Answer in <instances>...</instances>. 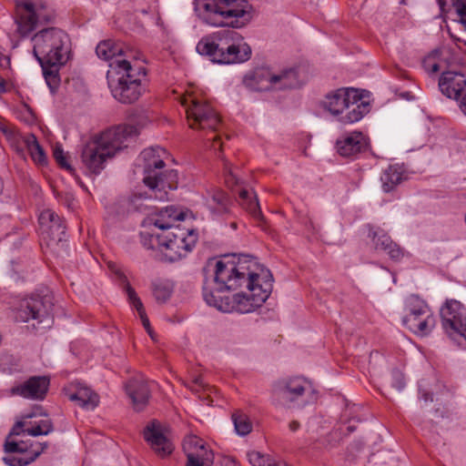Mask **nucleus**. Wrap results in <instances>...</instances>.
Masks as SVG:
<instances>
[{"label":"nucleus","mask_w":466,"mask_h":466,"mask_svg":"<svg viewBox=\"0 0 466 466\" xmlns=\"http://www.w3.org/2000/svg\"><path fill=\"white\" fill-rule=\"evenodd\" d=\"M214 288L205 285L203 296L206 302L221 311H228L218 293L237 289L246 285L247 290L234 295L232 309L239 313H249L261 307L273 288L271 272L255 258L243 255L236 260H218L214 271Z\"/></svg>","instance_id":"f257e3e1"},{"label":"nucleus","mask_w":466,"mask_h":466,"mask_svg":"<svg viewBox=\"0 0 466 466\" xmlns=\"http://www.w3.org/2000/svg\"><path fill=\"white\" fill-rule=\"evenodd\" d=\"M96 53L109 63L106 78L112 96L124 104L137 101L142 94L141 82L146 76L145 67L138 63V52L105 40L96 46Z\"/></svg>","instance_id":"f03ea898"},{"label":"nucleus","mask_w":466,"mask_h":466,"mask_svg":"<svg viewBox=\"0 0 466 466\" xmlns=\"http://www.w3.org/2000/svg\"><path fill=\"white\" fill-rule=\"evenodd\" d=\"M138 135L135 126L124 125L109 128L88 140L81 152V161L88 173L98 175L108 158L127 147L129 140Z\"/></svg>","instance_id":"7ed1b4c3"},{"label":"nucleus","mask_w":466,"mask_h":466,"mask_svg":"<svg viewBox=\"0 0 466 466\" xmlns=\"http://www.w3.org/2000/svg\"><path fill=\"white\" fill-rule=\"evenodd\" d=\"M251 10L247 0H203L199 15L213 26L241 28L250 22Z\"/></svg>","instance_id":"20e7f679"},{"label":"nucleus","mask_w":466,"mask_h":466,"mask_svg":"<svg viewBox=\"0 0 466 466\" xmlns=\"http://www.w3.org/2000/svg\"><path fill=\"white\" fill-rule=\"evenodd\" d=\"M166 156L167 151L160 147L146 148L140 155L144 161L143 182L152 191L149 198L159 200H165L167 198V190L176 189L177 186L176 170L160 171L165 167Z\"/></svg>","instance_id":"39448f33"},{"label":"nucleus","mask_w":466,"mask_h":466,"mask_svg":"<svg viewBox=\"0 0 466 466\" xmlns=\"http://www.w3.org/2000/svg\"><path fill=\"white\" fill-rule=\"evenodd\" d=\"M218 43L202 39L197 45L200 55L211 57L212 61L219 64L242 63L249 59L251 49L242 37L234 31L218 33Z\"/></svg>","instance_id":"423d86ee"},{"label":"nucleus","mask_w":466,"mask_h":466,"mask_svg":"<svg viewBox=\"0 0 466 466\" xmlns=\"http://www.w3.org/2000/svg\"><path fill=\"white\" fill-rule=\"evenodd\" d=\"M321 105L331 115L339 116L343 124L360 121L370 109V103L362 100L359 90L352 87H341L329 92Z\"/></svg>","instance_id":"0eeeda50"},{"label":"nucleus","mask_w":466,"mask_h":466,"mask_svg":"<svg viewBox=\"0 0 466 466\" xmlns=\"http://www.w3.org/2000/svg\"><path fill=\"white\" fill-rule=\"evenodd\" d=\"M32 41L34 55L42 66L54 67L66 63L68 37L64 31L46 28L35 34Z\"/></svg>","instance_id":"6e6552de"},{"label":"nucleus","mask_w":466,"mask_h":466,"mask_svg":"<svg viewBox=\"0 0 466 466\" xmlns=\"http://www.w3.org/2000/svg\"><path fill=\"white\" fill-rule=\"evenodd\" d=\"M157 242L163 247L167 260L173 262L185 257L195 247L198 234L195 229L176 227L166 234H157Z\"/></svg>","instance_id":"1a4fd4ad"},{"label":"nucleus","mask_w":466,"mask_h":466,"mask_svg":"<svg viewBox=\"0 0 466 466\" xmlns=\"http://www.w3.org/2000/svg\"><path fill=\"white\" fill-rule=\"evenodd\" d=\"M47 20L46 5L41 1L15 0V32L20 36H28L40 24Z\"/></svg>","instance_id":"9d476101"},{"label":"nucleus","mask_w":466,"mask_h":466,"mask_svg":"<svg viewBox=\"0 0 466 466\" xmlns=\"http://www.w3.org/2000/svg\"><path fill=\"white\" fill-rule=\"evenodd\" d=\"M182 104L186 106L189 127L214 132L218 130L220 118L208 102L190 96L185 98Z\"/></svg>","instance_id":"9b49d317"},{"label":"nucleus","mask_w":466,"mask_h":466,"mask_svg":"<svg viewBox=\"0 0 466 466\" xmlns=\"http://www.w3.org/2000/svg\"><path fill=\"white\" fill-rule=\"evenodd\" d=\"M310 388L303 377L283 378L274 382L271 401L276 406H287L299 400Z\"/></svg>","instance_id":"f8f14e48"},{"label":"nucleus","mask_w":466,"mask_h":466,"mask_svg":"<svg viewBox=\"0 0 466 466\" xmlns=\"http://www.w3.org/2000/svg\"><path fill=\"white\" fill-rule=\"evenodd\" d=\"M402 322L414 334L424 336L433 329L436 319L427 304L416 299L410 305L409 313L404 316Z\"/></svg>","instance_id":"ddd939ff"},{"label":"nucleus","mask_w":466,"mask_h":466,"mask_svg":"<svg viewBox=\"0 0 466 466\" xmlns=\"http://www.w3.org/2000/svg\"><path fill=\"white\" fill-rule=\"evenodd\" d=\"M442 325L449 336L466 339V309L456 299H448L441 309Z\"/></svg>","instance_id":"4468645a"},{"label":"nucleus","mask_w":466,"mask_h":466,"mask_svg":"<svg viewBox=\"0 0 466 466\" xmlns=\"http://www.w3.org/2000/svg\"><path fill=\"white\" fill-rule=\"evenodd\" d=\"M47 448V443L35 442L28 444L26 441H6L5 451L9 453H26L24 457L9 455L4 457V461L8 466H26Z\"/></svg>","instance_id":"2eb2a0df"},{"label":"nucleus","mask_w":466,"mask_h":466,"mask_svg":"<svg viewBox=\"0 0 466 466\" xmlns=\"http://www.w3.org/2000/svg\"><path fill=\"white\" fill-rule=\"evenodd\" d=\"M441 92L449 98L458 102L461 111L466 116V77L454 72H443L439 80Z\"/></svg>","instance_id":"dca6fc26"},{"label":"nucleus","mask_w":466,"mask_h":466,"mask_svg":"<svg viewBox=\"0 0 466 466\" xmlns=\"http://www.w3.org/2000/svg\"><path fill=\"white\" fill-rule=\"evenodd\" d=\"M39 224L41 234L48 245H64L66 226L57 214L51 209L44 210L39 216Z\"/></svg>","instance_id":"f3484780"},{"label":"nucleus","mask_w":466,"mask_h":466,"mask_svg":"<svg viewBox=\"0 0 466 466\" xmlns=\"http://www.w3.org/2000/svg\"><path fill=\"white\" fill-rule=\"evenodd\" d=\"M50 380L46 376H34L29 378L24 383L18 384L11 389L13 395H18L25 399L30 400H44L48 388Z\"/></svg>","instance_id":"a211bd4d"},{"label":"nucleus","mask_w":466,"mask_h":466,"mask_svg":"<svg viewBox=\"0 0 466 466\" xmlns=\"http://www.w3.org/2000/svg\"><path fill=\"white\" fill-rule=\"evenodd\" d=\"M144 438L159 457H166L174 450L173 443L157 421H152L146 427Z\"/></svg>","instance_id":"6ab92c4d"},{"label":"nucleus","mask_w":466,"mask_h":466,"mask_svg":"<svg viewBox=\"0 0 466 466\" xmlns=\"http://www.w3.org/2000/svg\"><path fill=\"white\" fill-rule=\"evenodd\" d=\"M46 317L44 302L39 298L24 299L15 309V319L19 322H28L35 319L41 323Z\"/></svg>","instance_id":"aec40b11"},{"label":"nucleus","mask_w":466,"mask_h":466,"mask_svg":"<svg viewBox=\"0 0 466 466\" xmlns=\"http://www.w3.org/2000/svg\"><path fill=\"white\" fill-rule=\"evenodd\" d=\"M369 147L368 137L361 132L353 131L337 140L336 147L341 157H354Z\"/></svg>","instance_id":"412c9836"},{"label":"nucleus","mask_w":466,"mask_h":466,"mask_svg":"<svg viewBox=\"0 0 466 466\" xmlns=\"http://www.w3.org/2000/svg\"><path fill=\"white\" fill-rule=\"evenodd\" d=\"M184 219L182 211L177 208L170 206L160 209L157 213L150 215L145 223L149 226H153L162 232L160 234H166L174 230L176 222Z\"/></svg>","instance_id":"4be33fe9"},{"label":"nucleus","mask_w":466,"mask_h":466,"mask_svg":"<svg viewBox=\"0 0 466 466\" xmlns=\"http://www.w3.org/2000/svg\"><path fill=\"white\" fill-rule=\"evenodd\" d=\"M33 414H26L23 416L21 420H18L10 431V435L27 434L30 436L47 435L54 431V426L51 420H41L32 423L29 420L33 418Z\"/></svg>","instance_id":"5701e85b"},{"label":"nucleus","mask_w":466,"mask_h":466,"mask_svg":"<svg viewBox=\"0 0 466 466\" xmlns=\"http://www.w3.org/2000/svg\"><path fill=\"white\" fill-rule=\"evenodd\" d=\"M67 398L86 410H94L99 403V396L90 388L75 382L65 389Z\"/></svg>","instance_id":"b1692460"},{"label":"nucleus","mask_w":466,"mask_h":466,"mask_svg":"<svg viewBox=\"0 0 466 466\" xmlns=\"http://www.w3.org/2000/svg\"><path fill=\"white\" fill-rule=\"evenodd\" d=\"M183 450L187 455V459L190 460L191 453L194 460L201 461L206 465H212L214 461V454L207 446L206 442L194 435L187 436L183 442Z\"/></svg>","instance_id":"393cba45"},{"label":"nucleus","mask_w":466,"mask_h":466,"mask_svg":"<svg viewBox=\"0 0 466 466\" xmlns=\"http://www.w3.org/2000/svg\"><path fill=\"white\" fill-rule=\"evenodd\" d=\"M126 391L131 400L133 408L140 411L147 405L150 390L146 380L141 378H134L126 384Z\"/></svg>","instance_id":"a878e982"},{"label":"nucleus","mask_w":466,"mask_h":466,"mask_svg":"<svg viewBox=\"0 0 466 466\" xmlns=\"http://www.w3.org/2000/svg\"><path fill=\"white\" fill-rule=\"evenodd\" d=\"M9 136L13 142H21L25 146L31 158L35 164L44 166L47 163L46 155L34 134L21 135L10 133Z\"/></svg>","instance_id":"bb28decb"},{"label":"nucleus","mask_w":466,"mask_h":466,"mask_svg":"<svg viewBox=\"0 0 466 466\" xmlns=\"http://www.w3.org/2000/svg\"><path fill=\"white\" fill-rule=\"evenodd\" d=\"M273 75L268 68H257L245 76L244 84L255 91H269L273 86Z\"/></svg>","instance_id":"cd10ccee"},{"label":"nucleus","mask_w":466,"mask_h":466,"mask_svg":"<svg viewBox=\"0 0 466 466\" xmlns=\"http://www.w3.org/2000/svg\"><path fill=\"white\" fill-rule=\"evenodd\" d=\"M373 244L377 250L384 251L391 259L400 261L405 255V251L385 234H373Z\"/></svg>","instance_id":"c85d7f7f"},{"label":"nucleus","mask_w":466,"mask_h":466,"mask_svg":"<svg viewBox=\"0 0 466 466\" xmlns=\"http://www.w3.org/2000/svg\"><path fill=\"white\" fill-rule=\"evenodd\" d=\"M273 78L272 90L292 89L301 86L298 72L292 68L283 70L279 74H274Z\"/></svg>","instance_id":"c756f323"},{"label":"nucleus","mask_w":466,"mask_h":466,"mask_svg":"<svg viewBox=\"0 0 466 466\" xmlns=\"http://www.w3.org/2000/svg\"><path fill=\"white\" fill-rule=\"evenodd\" d=\"M238 201L241 207L246 209L254 218H262L260 207L257 195L254 191L241 187L238 192Z\"/></svg>","instance_id":"7c9ffc66"},{"label":"nucleus","mask_w":466,"mask_h":466,"mask_svg":"<svg viewBox=\"0 0 466 466\" xmlns=\"http://www.w3.org/2000/svg\"><path fill=\"white\" fill-rule=\"evenodd\" d=\"M125 290H126V292L127 294L129 302L137 309L144 328L150 334L151 333V329H150L149 319H148V318H147V316L146 314L145 309L143 307V304H142L140 299L137 297L135 289L129 285L128 282H126V284H125Z\"/></svg>","instance_id":"2f4dec72"},{"label":"nucleus","mask_w":466,"mask_h":466,"mask_svg":"<svg viewBox=\"0 0 466 466\" xmlns=\"http://www.w3.org/2000/svg\"><path fill=\"white\" fill-rule=\"evenodd\" d=\"M173 291V284L168 279H156L152 283V292L158 302L167 301Z\"/></svg>","instance_id":"473e14b6"},{"label":"nucleus","mask_w":466,"mask_h":466,"mask_svg":"<svg viewBox=\"0 0 466 466\" xmlns=\"http://www.w3.org/2000/svg\"><path fill=\"white\" fill-rule=\"evenodd\" d=\"M382 187L385 192L391 191L396 185L400 183L402 174L395 167H389L381 175Z\"/></svg>","instance_id":"72a5a7b5"},{"label":"nucleus","mask_w":466,"mask_h":466,"mask_svg":"<svg viewBox=\"0 0 466 466\" xmlns=\"http://www.w3.org/2000/svg\"><path fill=\"white\" fill-rule=\"evenodd\" d=\"M236 432L240 436H246L252 431V422L248 416L241 410H236L232 414Z\"/></svg>","instance_id":"f704fd0d"},{"label":"nucleus","mask_w":466,"mask_h":466,"mask_svg":"<svg viewBox=\"0 0 466 466\" xmlns=\"http://www.w3.org/2000/svg\"><path fill=\"white\" fill-rule=\"evenodd\" d=\"M441 8L443 10L444 6L450 3L455 8L461 24L466 30V0H438Z\"/></svg>","instance_id":"c9c22d12"},{"label":"nucleus","mask_w":466,"mask_h":466,"mask_svg":"<svg viewBox=\"0 0 466 466\" xmlns=\"http://www.w3.org/2000/svg\"><path fill=\"white\" fill-rule=\"evenodd\" d=\"M212 203L209 207L218 212H226L228 209V198L225 192L218 190L211 197Z\"/></svg>","instance_id":"e433bc0d"},{"label":"nucleus","mask_w":466,"mask_h":466,"mask_svg":"<svg viewBox=\"0 0 466 466\" xmlns=\"http://www.w3.org/2000/svg\"><path fill=\"white\" fill-rule=\"evenodd\" d=\"M223 169L227 186L229 187H238L240 183L239 178L233 171L231 165L225 159L223 160Z\"/></svg>","instance_id":"4c0bfd02"},{"label":"nucleus","mask_w":466,"mask_h":466,"mask_svg":"<svg viewBox=\"0 0 466 466\" xmlns=\"http://www.w3.org/2000/svg\"><path fill=\"white\" fill-rule=\"evenodd\" d=\"M54 158L56 159V163L62 167L69 172H73L74 169L70 166V164L67 161V157L66 153L64 152L63 148L61 147H56L53 151Z\"/></svg>","instance_id":"58836bf2"},{"label":"nucleus","mask_w":466,"mask_h":466,"mask_svg":"<svg viewBox=\"0 0 466 466\" xmlns=\"http://www.w3.org/2000/svg\"><path fill=\"white\" fill-rule=\"evenodd\" d=\"M157 234L155 233H142V243L144 247L148 249H156L158 248L162 252L163 247L157 242L156 239Z\"/></svg>","instance_id":"ea45409f"},{"label":"nucleus","mask_w":466,"mask_h":466,"mask_svg":"<svg viewBox=\"0 0 466 466\" xmlns=\"http://www.w3.org/2000/svg\"><path fill=\"white\" fill-rule=\"evenodd\" d=\"M46 66H42L44 70L45 78L46 80L47 85L53 88L56 87L58 84V76L56 71L53 70L52 67L47 69Z\"/></svg>","instance_id":"a19ab883"},{"label":"nucleus","mask_w":466,"mask_h":466,"mask_svg":"<svg viewBox=\"0 0 466 466\" xmlns=\"http://www.w3.org/2000/svg\"><path fill=\"white\" fill-rule=\"evenodd\" d=\"M187 387H188L192 391H198L199 389L205 388V384L201 377H196L190 383L187 384Z\"/></svg>","instance_id":"79ce46f5"},{"label":"nucleus","mask_w":466,"mask_h":466,"mask_svg":"<svg viewBox=\"0 0 466 466\" xmlns=\"http://www.w3.org/2000/svg\"><path fill=\"white\" fill-rule=\"evenodd\" d=\"M424 67L431 73H437L440 70L439 65L433 62L431 57L424 60Z\"/></svg>","instance_id":"37998d69"},{"label":"nucleus","mask_w":466,"mask_h":466,"mask_svg":"<svg viewBox=\"0 0 466 466\" xmlns=\"http://www.w3.org/2000/svg\"><path fill=\"white\" fill-rule=\"evenodd\" d=\"M205 462H201V461H196L194 460L193 454L191 453L190 460H187V466H212V465H206Z\"/></svg>","instance_id":"c03bdc74"},{"label":"nucleus","mask_w":466,"mask_h":466,"mask_svg":"<svg viewBox=\"0 0 466 466\" xmlns=\"http://www.w3.org/2000/svg\"><path fill=\"white\" fill-rule=\"evenodd\" d=\"M394 376L396 378V382H397L396 388L398 390H401L404 387V381H403L402 375L399 372H396L394 374Z\"/></svg>","instance_id":"a18cd8bd"},{"label":"nucleus","mask_w":466,"mask_h":466,"mask_svg":"<svg viewBox=\"0 0 466 466\" xmlns=\"http://www.w3.org/2000/svg\"><path fill=\"white\" fill-rule=\"evenodd\" d=\"M211 139H212V147H213L214 149H217V147H218V148H219V149H220V148H221V147H222V144L220 143V138H219V137H218V136H214V137H212Z\"/></svg>","instance_id":"49530a36"},{"label":"nucleus","mask_w":466,"mask_h":466,"mask_svg":"<svg viewBox=\"0 0 466 466\" xmlns=\"http://www.w3.org/2000/svg\"><path fill=\"white\" fill-rule=\"evenodd\" d=\"M289 428L291 431H296L299 428V423L297 420H293L289 423Z\"/></svg>","instance_id":"de8ad7c7"},{"label":"nucleus","mask_w":466,"mask_h":466,"mask_svg":"<svg viewBox=\"0 0 466 466\" xmlns=\"http://www.w3.org/2000/svg\"><path fill=\"white\" fill-rule=\"evenodd\" d=\"M5 91V80L0 77V94Z\"/></svg>","instance_id":"09e8293b"},{"label":"nucleus","mask_w":466,"mask_h":466,"mask_svg":"<svg viewBox=\"0 0 466 466\" xmlns=\"http://www.w3.org/2000/svg\"><path fill=\"white\" fill-rule=\"evenodd\" d=\"M450 35H451V36L453 39H455V40H457V41H461V39H460V38H458V37H456L452 33H451V32H450Z\"/></svg>","instance_id":"8fccbe9b"},{"label":"nucleus","mask_w":466,"mask_h":466,"mask_svg":"<svg viewBox=\"0 0 466 466\" xmlns=\"http://www.w3.org/2000/svg\"><path fill=\"white\" fill-rule=\"evenodd\" d=\"M16 151L21 152V153L23 152V150L19 149L18 147H16Z\"/></svg>","instance_id":"3c124183"}]
</instances>
